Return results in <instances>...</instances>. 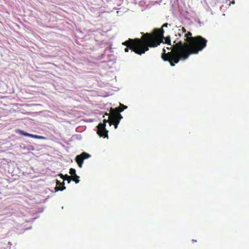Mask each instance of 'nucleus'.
Returning a JSON list of instances; mask_svg holds the SVG:
<instances>
[{
	"instance_id": "6e6552de",
	"label": "nucleus",
	"mask_w": 249,
	"mask_h": 249,
	"mask_svg": "<svg viewBox=\"0 0 249 249\" xmlns=\"http://www.w3.org/2000/svg\"><path fill=\"white\" fill-rule=\"evenodd\" d=\"M124 110V108H123L120 105V107H116L115 108H110L109 114L117 116L118 114H121L120 112Z\"/></svg>"
},
{
	"instance_id": "1a4fd4ad",
	"label": "nucleus",
	"mask_w": 249,
	"mask_h": 249,
	"mask_svg": "<svg viewBox=\"0 0 249 249\" xmlns=\"http://www.w3.org/2000/svg\"><path fill=\"white\" fill-rule=\"evenodd\" d=\"M168 25H169V24L168 23H165L162 25L160 29L162 28V29H163V27H167ZM163 31H164V30H163ZM163 39H165V41L164 42V43L167 44V45H168L169 46H172L170 36H167L165 38H164V37L163 36ZM163 40V39H162V40ZM162 42H163V41H162Z\"/></svg>"
},
{
	"instance_id": "0eeeda50",
	"label": "nucleus",
	"mask_w": 249,
	"mask_h": 249,
	"mask_svg": "<svg viewBox=\"0 0 249 249\" xmlns=\"http://www.w3.org/2000/svg\"><path fill=\"white\" fill-rule=\"evenodd\" d=\"M17 132L19 134L25 136H28L33 138H36L38 139H42V140H46V138L45 137L42 136H39L37 135H34L32 134H30L26 132H24L23 130H18L17 131Z\"/></svg>"
},
{
	"instance_id": "f03ea898",
	"label": "nucleus",
	"mask_w": 249,
	"mask_h": 249,
	"mask_svg": "<svg viewBox=\"0 0 249 249\" xmlns=\"http://www.w3.org/2000/svg\"><path fill=\"white\" fill-rule=\"evenodd\" d=\"M176 36L178 37L173 41L174 44L173 47H171L172 51L166 53L165 49H163L161 54V58L163 60L169 62L172 66H175L180 60H186L185 55L188 45V43L183 42L179 39L181 36L180 34L178 33V35H176Z\"/></svg>"
},
{
	"instance_id": "a211bd4d",
	"label": "nucleus",
	"mask_w": 249,
	"mask_h": 249,
	"mask_svg": "<svg viewBox=\"0 0 249 249\" xmlns=\"http://www.w3.org/2000/svg\"><path fill=\"white\" fill-rule=\"evenodd\" d=\"M71 176L70 178H68L67 179H66L65 180H67L68 181V183H70L71 182Z\"/></svg>"
},
{
	"instance_id": "9b49d317",
	"label": "nucleus",
	"mask_w": 249,
	"mask_h": 249,
	"mask_svg": "<svg viewBox=\"0 0 249 249\" xmlns=\"http://www.w3.org/2000/svg\"><path fill=\"white\" fill-rule=\"evenodd\" d=\"M192 34L191 32H188L187 34H186L184 36L186 37L185 39V43H188V39L193 37L192 36Z\"/></svg>"
},
{
	"instance_id": "dca6fc26",
	"label": "nucleus",
	"mask_w": 249,
	"mask_h": 249,
	"mask_svg": "<svg viewBox=\"0 0 249 249\" xmlns=\"http://www.w3.org/2000/svg\"><path fill=\"white\" fill-rule=\"evenodd\" d=\"M120 105H121V106L123 108H124V110L125 109H126V108H127V106H124V105H122V104H120Z\"/></svg>"
},
{
	"instance_id": "39448f33",
	"label": "nucleus",
	"mask_w": 249,
	"mask_h": 249,
	"mask_svg": "<svg viewBox=\"0 0 249 249\" xmlns=\"http://www.w3.org/2000/svg\"><path fill=\"white\" fill-rule=\"evenodd\" d=\"M106 125L105 124L100 123L97 126V133L100 136L104 138L108 136L107 133L108 131L106 128Z\"/></svg>"
},
{
	"instance_id": "4be33fe9",
	"label": "nucleus",
	"mask_w": 249,
	"mask_h": 249,
	"mask_svg": "<svg viewBox=\"0 0 249 249\" xmlns=\"http://www.w3.org/2000/svg\"><path fill=\"white\" fill-rule=\"evenodd\" d=\"M231 3L232 4H234L235 3L234 2V0H232L231 2Z\"/></svg>"
},
{
	"instance_id": "412c9836",
	"label": "nucleus",
	"mask_w": 249,
	"mask_h": 249,
	"mask_svg": "<svg viewBox=\"0 0 249 249\" xmlns=\"http://www.w3.org/2000/svg\"><path fill=\"white\" fill-rule=\"evenodd\" d=\"M171 47H173V45H172V46H170V47H167V49H168V50H171V51H172L173 50V48H171Z\"/></svg>"
},
{
	"instance_id": "aec40b11",
	"label": "nucleus",
	"mask_w": 249,
	"mask_h": 249,
	"mask_svg": "<svg viewBox=\"0 0 249 249\" xmlns=\"http://www.w3.org/2000/svg\"><path fill=\"white\" fill-rule=\"evenodd\" d=\"M56 184L57 185H59V186H60V185H61V182H60L58 180H57L56 181Z\"/></svg>"
},
{
	"instance_id": "f3484780",
	"label": "nucleus",
	"mask_w": 249,
	"mask_h": 249,
	"mask_svg": "<svg viewBox=\"0 0 249 249\" xmlns=\"http://www.w3.org/2000/svg\"><path fill=\"white\" fill-rule=\"evenodd\" d=\"M107 122H108V119H105L104 120V122H103V124H105L106 125V124H107Z\"/></svg>"
},
{
	"instance_id": "7ed1b4c3",
	"label": "nucleus",
	"mask_w": 249,
	"mask_h": 249,
	"mask_svg": "<svg viewBox=\"0 0 249 249\" xmlns=\"http://www.w3.org/2000/svg\"><path fill=\"white\" fill-rule=\"evenodd\" d=\"M207 40L201 36H197L188 39L187 51L185 53L186 59L192 54H197L204 49L207 43Z\"/></svg>"
},
{
	"instance_id": "423d86ee",
	"label": "nucleus",
	"mask_w": 249,
	"mask_h": 249,
	"mask_svg": "<svg viewBox=\"0 0 249 249\" xmlns=\"http://www.w3.org/2000/svg\"><path fill=\"white\" fill-rule=\"evenodd\" d=\"M90 155L86 153L83 152L80 155H77L75 158V161L77 163L78 165L80 168H82L84 160L88 159L90 157Z\"/></svg>"
},
{
	"instance_id": "ddd939ff",
	"label": "nucleus",
	"mask_w": 249,
	"mask_h": 249,
	"mask_svg": "<svg viewBox=\"0 0 249 249\" xmlns=\"http://www.w3.org/2000/svg\"><path fill=\"white\" fill-rule=\"evenodd\" d=\"M69 173L71 175V176H75L76 175V170L73 168H71L70 169Z\"/></svg>"
},
{
	"instance_id": "9d476101",
	"label": "nucleus",
	"mask_w": 249,
	"mask_h": 249,
	"mask_svg": "<svg viewBox=\"0 0 249 249\" xmlns=\"http://www.w3.org/2000/svg\"><path fill=\"white\" fill-rule=\"evenodd\" d=\"M61 185H62V186H61V187L58 186H56L55 187V191L56 192L58 191H63L64 190V189H66V187L64 186V181L61 182Z\"/></svg>"
},
{
	"instance_id": "20e7f679",
	"label": "nucleus",
	"mask_w": 249,
	"mask_h": 249,
	"mask_svg": "<svg viewBox=\"0 0 249 249\" xmlns=\"http://www.w3.org/2000/svg\"><path fill=\"white\" fill-rule=\"evenodd\" d=\"M105 115L108 116V124L110 126L113 125L114 126L115 129L117 128L120 121L123 118V116L121 114H118L117 116H116L113 114H109V115L108 113H106L103 117H104Z\"/></svg>"
},
{
	"instance_id": "6ab92c4d",
	"label": "nucleus",
	"mask_w": 249,
	"mask_h": 249,
	"mask_svg": "<svg viewBox=\"0 0 249 249\" xmlns=\"http://www.w3.org/2000/svg\"><path fill=\"white\" fill-rule=\"evenodd\" d=\"M59 176H60L61 177V178L64 180V175L62 174H60L59 175H58Z\"/></svg>"
},
{
	"instance_id": "5701e85b",
	"label": "nucleus",
	"mask_w": 249,
	"mask_h": 249,
	"mask_svg": "<svg viewBox=\"0 0 249 249\" xmlns=\"http://www.w3.org/2000/svg\"><path fill=\"white\" fill-rule=\"evenodd\" d=\"M192 241H193V242H196V240H193Z\"/></svg>"
},
{
	"instance_id": "4468645a",
	"label": "nucleus",
	"mask_w": 249,
	"mask_h": 249,
	"mask_svg": "<svg viewBox=\"0 0 249 249\" xmlns=\"http://www.w3.org/2000/svg\"><path fill=\"white\" fill-rule=\"evenodd\" d=\"M71 178V176H69L67 175H64V180H65L66 179H67L68 178Z\"/></svg>"
},
{
	"instance_id": "f257e3e1",
	"label": "nucleus",
	"mask_w": 249,
	"mask_h": 249,
	"mask_svg": "<svg viewBox=\"0 0 249 249\" xmlns=\"http://www.w3.org/2000/svg\"><path fill=\"white\" fill-rule=\"evenodd\" d=\"M163 33L162 28L154 29L151 33L142 34L141 38H129L123 42L122 44L127 47L124 49L125 52H128L131 49L136 54L142 55L148 51L149 48L157 47L162 43Z\"/></svg>"
},
{
	"instance_id": "2eb2a0df",
	"label": "nucleus",
	"mask_w": 249,
	"mask_h": 249,
	"mask_svg": "<svg viewBox=\"0 0 249 249\" xmlns=\"http://www.w3.org/2000/svg\"><path fill=\"white\" fill-rule=\"evenodd\" d=\"M181 30H182V34L183 33H185L186 32V29L184 27H182Z\"/></svg>"
},
{
	"instance_id": "f8f14e48",
	"label": "nucleus",
	"mask_w": 249,
	"mask_h": 249,
	"mask_svg": "<svg viewBox=\"0 0 249 249\" xmlns=\"http://www.w3.org/2000/svg\"><path fill=\"white\" fill-rule=\"evenodd\" d=\"M79 177L77 176V175L75 176H71V179L73 181H74L76 183H78L79 182Z\"/></svg>"
}]
</instances>
